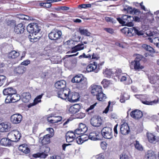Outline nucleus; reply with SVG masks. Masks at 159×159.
<instances>
[{"instance_id":"1","label":"nucleus","mask_w":159,"mask_h":159,"mask_svg":"<svg viewBox=\"0 0 159 159\" xmlns=\"http://www.w3.org/2000/svg\"><path fill=\"white\" fill-rule=\"evenodd\" d=\"M134 56H135L134 60L130 63L129 66L131 69H134L135 71H139L143 69L144 66L140 64V61H142L146 62L147 59L143 56L139 54H135Z\"/></svg>"},{"instance_id":"2","label":"nucleus","mask_w":159,"mask_h":159,"mask_svg":"<svg viewBox=\"0 0 159 159\" xmlns=\"http://www.w3.org/2000/svg\"><path fill=\"white\" fill-rule=\"evenodd\" d=\"M71 81L78 83L79 87L81 88H86L88 84L87 79L81 74L76 75L72 79Z\"/></svg>"},{"instance_id":"3","label":"nucleus","mask_w":159,"mask_h":159,"mask_svg":"<svg viewBox=\"0 0 159 159\" xmlns=\"http://www.w3.org/2000/svg\"><path fill=\"white\" fill-rule=\"evenodd\" d=\"M119 23L123 26H132L134 24L132 22L133 17L127 15H123L121 18H116Z\"/></svg>"},{"instance_id":"4","label":"nucleus","mask_w":159,"mask_h":159,"mask_svg":"<svg viewBox=\"0 0 159 159\" xmlns=\"http://www.w3.org/2000/svg\"><path fill=\"white\" fill-rule=\"evenodd\" d=\"M121 31L123 34L128 37H131L136 34L139 35H141L140 32L135 27L131 28L125 27L121 29Z\"/></svg>"},{"instance_id":"5","label":"nucleus","mask_w":159,"mask_h":159,"mask_svg":"<svg viewBox=\"0 0 159 159\" xmlns=\"http://www.w3.org/2000/svg\"><path fill=\"white\" fill-rule=\"evenodd\" d=\"M27 31L30 33L34 34L36 35L41 30V27L36 23H30L28 25L26 28Z\"/></svg>"},{"instance_id":"6","label":"nucleus","mask_w":159,"mask_h":159,"mask_svg":"<svg viewBox=\"0 0 159 159\" xmlns=\"http://www.w3.org/2000/svg\"><path fill=\"white\" fill-rule=\"evenodd\" d=\"M127 9V11L129 12L130 14L140 16V17L138 16L133 17V21L134 20L135 21L137 22H139L140 21L141 13L139 10L136 9L135 8H133L129 7H128Z\"/></svg>"},{"instance_id":"7","label":"nucleus","mask_w":159,"mask_h":159,"mask_svg":"<svg viewBox=\"0 0 159 159\" xmlns=\"http://www.w3.org/2000/svg\"><path fill=\"white\" fill-rule=\"evenodd\" d=\"M8 136L12 143L18 141L21 137V134L17 130H13L8 134Z\"/></svg>"},{"instance_id":"8","label":"nucleus","mask_w":159,"mask_h":159,"mask_svg":"<svg viewBox=\"0 0 159 159\" xmlns=\"http://www.w3.org/2000/svg\"><path fill=\"white\" fill-rule=\"evenodd\" d=\"M62 32L57 29H53L48 34L49 39L53 40H55L60 39L62 35Z\"/></svg>"},{"instance_id":"9","label":"nucleus","mask_w":159,"mask_h":159,"mask_svg":"<svg viewBox=\"0 0 159 159\" xmlns=\"http://www.w3.org/2000/svg\"><path fill=\"white\" fill-rule=\"evenodd\" d=\"M47 119L49 122L53 124L61 121L62 120V117L61 116H57L55 113L53 112L47 116Z\"/></svg>"},{"instance_id":"10","label":"nucleus","mask_w":159,"mask_h":159,"mask_svg":"<svg viewBox=\"0 0 159 159\" xmlns=\"http://www.w3.org/2000/svg\"><path fill=\"white\" fill-rule=\"evenodd\" d=\"M50 148L47 145H43L41 147L39 150L40 158H45L48 156Z\"/></svg>"},{"instance_id":"11","label":"nucleus","mask_w":159,"mask_h":159,"mask_svg":"<svg viewBox=\"0 0 159 159\" xmlns=\"http://www.w3.org/2000/svg\"><path fill=\"white\" fill-rule=\"evenodd\" d=\"M70 90L69 89H65L58 91L57 94L58 97L66 100L69 97Z\"/></svg>"},{"instance_id":"12","label":"nucleus","mask_w":159,"mask_h":159,"mask_svg":"<svg viewBox=\"0 0 159 159\" xmlns=\"http://www.w3.org/2000/svg\"><path fill=\"white\" fill-rule=\"evenodd\" d=\"M90 91L92 94L95 96L102 91V86L95 84H92L90 88Z\"/></svg>"},{"instance_id":"13","label":"nucleus","mask_w":159,"mask_h":159,"mask_svg":"<svg viewBox=\"0 0 159 159\" xmlns=\"http://www.w3.org/2000/svg\"><path fill=\"white\" fill-rule=\"evenodd\" d=\"M20 98V96L18 94L16 93H14L11 96H7L5 99V102L7 103L15 102L19 101Z\"/></svg>"},{"instance_id":"14","label":"nucleus","mask_w":159,"mask_h":159,"mask_svg":"<svg viewBox=\"0 0 159 159\" xmlns=\"http://www.w3.org/2000/svg\"><path fill=\"white\" fill-rule=\"evenodd\" d=\"M102 138V134L97 131L90 133L88 136V139L92 141H97L101 140Z\"/></svg>"},{"instance_id":"15","label":"nucleus","mask_w":159,"mask_h":159,"mask_svg":"<svg viewBox=\"0 0 159 159\" xmlns=\"http://www.w3.org/2000/svg\"><path fill=\"white\" fill-rule=\"evenodd\" d=\"M130 116L136 120H139L143 116L142 111L138 109H135L131 111L130 113Z\"/></svg>"},{"instance_id":"16","label":"nucleus","mask_w":159,"mask_h":159,"mask_svg":"<svg viewBox=\"0 0 159 159\" xmlns=\"http://www.w3.org/2000/svg\"><path fill=\"white\" fill-rule=\"evenodd\" d=\"M50 134L44 136L43 139L41 140V142L43 144L46 145L49 143L50 142V138L52 137L54 134V130H48Z\"/></svg>"},{"instance_id":"17","label":"nucleus","mask_w":159,"mask_h":159,"mask_svg":"<svg viewBox=\"0 0 159 159\" xmlns=\"http://www.w3.org/2000/svg\"><path fill=\"white\" fill-rule=\"evenodd\" d=\"M22 119V116L20 114H14L10 117L11 122L14 124H19L21 122Z\"/></svg>"},{"instance_id":"18","label":"nucleus","mask_w":159,"mask_h":159,"mask_svg":"<svg viewBox=\"0 0 159 159\" xmlns=\"http://www.w3.org/2000/svg\"><path fill=\"white\" fill-rule=\"evenodd\" d=\"M80 98V96L78 93H71L70 92L67 100L70 102H75L78 101L79 100Z\"/></svg>"},{"instance_id":"19","label":"nucleus","mask_w":159,"mask_h":159,"mask_svg":"<svg viewBox=\"0 0 159 159\" xmlns=\"http://www.w3.org/2000/svg\"><path fill=\"white\" fill-rule=\"evenodd\" d=\"M25 30V27L23 24L20 23L15 25L14 29V31L17 34L23 33Z\"/></svg>"},{"instance_id":"20","label":"nucleus","mask_w":159,"mask_h":159,"mask_svg":"<svg viewBox=\"0 0 159 159\" xmlns=\"http://www.w3.org/2000/svg\"><path fill=\"white\" fill-rule=\"evenodd\" d=\"M97 63L94 61L87 66L86 70L88 72L94 71L95 73H97L98 72V70H97Z\"/></svg>"},{"instance_id":"21","label":"nucleus","mask_w":159,"mask_h":159,"mask_svg":"<svg viewBox=\"0 0 159 159\" xmlns=\"http://www.w3.org/2000/svg\"><path fill=\"white\" fill-rule=\"evenodd\" d=\"M80 107V105L79 104H76L71 106L69 109V113L71 114V116L74 115L79 111Z\"/></svg>"},{"instance_id":"22","label":"nucleus","mask_w":159,"mask_h":159,"mask_svg":"<svg viewBox=\"0 0 159 159\" xmlns=\"http://www.w3.org/2000/svg\"><path fill=\"white\" fill-rule=\"evenodd\" d=\"M76 137L75 134L73 131H69L66 133V142L68 143L72 142L74 140Z\"/></svg>"},{"instance_id":"23","label":"nucleus","mask_w":159,"mask_h":159,"mask_svg":"<svg viewBox=\"0 0 159 159\" xmlns=\"http://www.w3.org/2000/svg\"><path fill=\"white\" fill-rule=\"evenodd\" d=\"M147 135L148 141L151 143H155L159 141V137L156 136L152 133H147Z\"/></svg>"},{"instance_id":"24","label":"nucleus","mask_w":159,"mask_h":159,"mask_svg":"<svg viewBox=\"0 0 159 159\" xmlns=\"http://www.w3.org/2000/svg\"><path fill=\"white\" fill-rule=\"evenodd\" d=\"M66 81L62 80L57 81L55 84V87L57 89H59V90L65 89L66 86Z\"/></svg>"},{"instance_id":"25","label":"nucleus","mask_w":159,"mask_h":159,"mask_svg":"<svg viewBox=\"0 0 159 159\" xmlns=\"http://www.w3.org/2000/svg\"><path fill=\"white\" fill-rule=\"evenodd\" d=\"M3 93L4 95L8 96H11L14 93H17V91L12 87H9L4 89L3 90Z\"/></svg>"},{"instance_id":"26","label":"nucleus","mask_w":159,"mask_h":159,"mask_svg":"<svg viewBox=\"0 0 159 159\" xmlns=\"http://www.w3.org/2000/svg\"><path fill=\"white\" fill-rule=\"evenodd\" d=\"M102 121L100 118H93L91 119V123L94 126L99 127L102 124Z\"/></svg>"},{"instance_id":"27","label":"nucleus","mask_w":159,"mask_h":159,"mask_svg":"<svg viewBox=\"0 0 159 159\" xmlns=\"http://www.w3.org/2000/svg\"><path fill=\"white\" fill-rule=\"evenodd\" d=\"M142 47L145 50L148 52V55L152 56L153 54L155 52V51L153 48L149 45H148L146 44H143L142 45Z\"/></svg>"},{"instance_id":"28","label":"nucleus","mask_w":159,"mask_h":159,"mask_svg":"<svg viewBox=\"0 0 159 159\" xmlns=\"http://www.w3.org/2000/svg\"><path fill=\"white\" fill-rule=\"evenodd\" d=\"M22 100L25 103H27L30 102L31 99V95L29 92H24L21 95Z\"/></svg>"},{"instance_id":"29","label":"nucleus","mask_w":159,"mask_h":159,"mask_svg":"<svg viewBox=\"0 0 159 159\" xmlns=\"http://www.w3.org/2000/svg\"><path fill=\"white\" fill-rule=\"evenodd\" d=\"M101 133L102 134V137L105 138L110 139L112 137L111 130H101Z\"/></svg>"},{"instance_id":"30","label":"nucleus","mask_w":159,"mask_h":159,"mask_svg":"<svg viewBox=\"0 0 159 159\" xmlns=\"http://www.w3.org/2000/svg\"><path fill=\"white\" fill-rule=\"evenodd\" d=\"M86 48V46H84V44L83 43L81 44H78L72 48L71 52H75L78 51L83 50L84 48Z\"/></svg>"},{"instance_id":"31","label":"nucleus","mask_w":159,"mask_h":159,"mask_svg":"<svg viewBox=\"0 0 159 159\" xmlns=\"http://www.w3.org/2000/svg\"><path fill=\"white\" fill-rule=\"evenodd\" d=\"M26 70V67L22 66H19L15 67L14 71L17 74L21 75L24 73Z\"/></svg>"},{"instance_id":"32","label":"nucleus","mask_w":159,"mask_h":159,"mask_svg":"<svg viewBox=\"0 0 159 159\" xmlns=\"http://www.w3.org/2000/svg\"><path fill=\"white\" fill-rule=\"evenodd\" d=\"M114 73V71L112 69L106 68L103 70V74L104 76L108 78H110Z\"/></svg>"},{"instance_id":"33","label":"nucleus","mask_w":159,"mask_h":159,"mask_svg":"<svg viewBox=\"0 0 159 159\" xmlns=\"http://www.w3.org/2000/svg\"><path fill=\"white\" fill-rule=\"evenodd\" d=\"M19 52L15 50H13L9 52L7 54V57L10 59H15L19 56Z\"/></svg>"},{"instance_id":"34","label":"nucleus","mask_w":159,"mask_h":159,"mask_svg":"<svg viewBox=\"0 0 159 159\" xmlns=\"http://www.w3.org/2000/svg\"><path fill=\"white\" fill-rule=\"evenodd\" d=\"M0 143L1 145L5 146H9L12 144L11 139L7 138H2L0 140Z\"/></svg>"},{"instance_id":"35","label":"nucleus","mask_w":159,"mask_h":159,"mask_svg":"<svg viewBox=\"0 0 159 159\" xmlns=\"http://www.w3.org/2000/svg\"><path fill=\"white\" fill-rule=\"evenodd\" d=\"M19 150L25 153H29L30 152V149L27 147V145L25 144L20 145L18 148Z\"/></svg>"},{"instance_id":"36","label":"nucleus","mask_w":159,"mask_h":159,"mask_svg":"<svg viewBox=\"0 0 159 159\" xmlns=\"http://www.w3.org/2000/svg\"><path fill=\"white\" fill-rule=\"evenodd\" d=\"M85 135L88 136V134H87L82 135L81 136L79 137H77L76 139V142L79 144H82V143H84L85 141H86L88 140V139H84ZM86 138V137H85Z\"/></svg>"},{"instance_id":"37","label":"nucleus","mask_w":159,"mask_h":159,"mask_svg":"<svg viewBox=\"0 0 159 159\" xmlns=\"http://www.w3.org/2000/svg\"><path fill=\"white\" fill-rule=\"evenodd\" d=\"M95 96H96L97 99L99 101H104L107 98L106 95L103 93V91Z\"/></svg>"},{"instance_id":"38","label":"nucleus","mask_w":159,"mask_h":159,"mask_svg":"<svg viewBox=\"0 0 159 159\" xmlns=\"http://www.w3.org/2000/svg\"><path fill=\"white\" fill-rule=\"evenodd\" d=\"M145 156L148 159H156V158L154 152L151 150L147 152Z\"/></svg>"},{"instance_id":"39","label":"nucleus","mask_w":159,"mask_h":159,"mask_svg":"<svg viewBox=\"0 0 159 159\" xmlns=\"http://www.w3.org/2000/svg\"><path fill=\"white\" fill-rule=\"evenodd\" d=\"M78 31L81 35L84 36H89L91 34L90 32L87 29L82 28H80Z\"/></svg>"},{"instance_id":"40","label":"nucleus","mask_w":159,"mask_h":159,"mask_svg":"<svg viewBox=\"0 0 159 159\" xmlns=\"http://www.w3.org/2000/svg\"><path fill=\"white\" fill-rule=\"evenodd\" d=\"M11 128L9 123H2L0 124V129H10Z\"/></svg>"},{"instance_id":"41","label":"nucleus","mask_w":159,"mask_h":159,"mask_svg":"<svg viewBox=\"0 0 159 159\" xmlns=\"http://www.w3.org/2000/svg\"><path fill=\"white\" fill-rule=\"evenodd\" d=\"M159 101L158 99H157V100H155L152 101H143L141 100V102L142 103H143V104L146 105H152L154 104H156Z\"/></svg>"},{"instance_id":"42","label":"nucleus","mask_w":159,"mask_h":159,"mask_svg":"<svg viewBox=\"0 0 159 159\" xmlns=\"http://www.w3.org/2000/svg\"><path fill=\"white\" fill-rule=\"evenodd\" d=\"M110 83V81L106 79H104L101 82V84L102 85L104 88L108 87Z\"/></svg>"},{"instance_id":"43","label":"nucleus","mask_w":159,"mask_h":159,"mask_svg":"<svg viewBox=\"0 0 159 159\" xmlns=\"http://www.w3.org/2000/svg\"><path fill=\"white\" fill-rule=\"evenodd\" d=\"M149 40L150 42L153 43L154 44L156 45V46L159 48V38L158 37H156L153 39L150 38Z\"/></svg>"},{"instance_id":"44","label":"nucleus","mask_w":159,"mask_h":159,"mask_svg":"<svg viewBox=\"0 0 159 159\" xmlns=\"http://www.w3.org/2000/svg\"><path fill=\"white\" fill-rule=\"evenodd\" d=\"M7 77L3 75H0V87L7 82Z\"/></svg>"},{"instance_id":"45","label":"nucleus","mask_w":159,"mask_h":159,"mask_svg":"<svg viewBox=\"0 0 159 159\" xmlns=\"http://www.w3.org/2000/svg\"><path fill=\"white\" fill-rule=\"evenodd\" d=\"M159 80V76L155 75L150 79V82L152 84H155L157 81Z\"/></svg>"},{"instance_id":"46","label":"nucleus","mask_w":159,"mask_h":159,"mask_svg":"<svg viewBox=\"0 0 159 159\" xmlns=\"http://www.w3.org/2000/svg\"><path fill=\"white\" fill-rule=\"evenodd\" d=\"M43 95V94L42 93V94L37 96L36 98H34V103L37 104L41 102V99L42 98Z\"/></svg>"},{"instance_id":"47","label":"nucleus","mask_w":159,"mask_h":159,"mask_svg":"<svg viewBox=\"0 0 159 159\" xmlns=\"http://www.w3.org/2000/svg\"><path fill=\"white\" fill-rule=\"evenodd\" d=\"M135 147L136 149L139 151L143 150V148L142 145H140L138 141H135V143L134 144Z\"/></svg>"},{"instance_id":"48","label":"nucleus","mask_w":159,"mask_h":159,"mask_svg":"<svg viewBox=\"0 0 159 159\" xmlns=\"http://www.w3.org/2000/svg\"><path fill=\"white\" fill-rule=\"evenodd\" d=\"M115 76L117 77L119 79H120V76L122 75V70L120 69L116 70L115 71Z\"/></svg>"},{"instance_id":"49","label":"nucleus","mask_w":159,"mask_h":159,"mask_svg":"<svg viewBox=\"0 0 159 159\" xmlns=\"http://www.w3.org/2000/svg\"><path fill=\"white\" fill-rule=\"evenodd\" d=\"M129 129V128L128 124L126 122H124L122 123H121L120 129Z\"/></svg>"},{"instance_id":"50","label":"nucleus","mask_w":159,"mask_h":159,"mask_svg":"<svg viewBox=\"0 0 159 159\" xmlns=\"http://www.w3.org/2000/svg\"><path fill=\"white\" fill-rule=\"evenodd\" d=\"M91 7V5L90 4H81L80 5H79L78 6V7L81 9V8H89Z\"/></svg>"},{"instance_id":"51","label":"nucleus","mask_w":159,"mask_h":159,"mask_svg":"<svg viewBox=\"0 0 159 159\" xmlns=\"http://www.w3.org/2000/svg\"><path fill=\"white\" fill-rule=\"evenodd\" d=\"M85 116V114L83 112H80L75 115V117L77 118L82 119Z\"/></svg>"},{"instance_id":"52","label":"nucleus","mask_w":159,"mask_h":159,"mask_svg":"<svg viewBox=\"0 0 159 159\" xmlns=\"http://www.w3.org/2000/svg\"><path fill=\"white\" fill-rule=\"evenodd\" d=\"M104 30L111 34H112L114 33V30L113 29L111 28H104Z\"/></svg>"},{"instance_id":"53","label":"nucleus","mask_w":159,"mask_h":159,"mask_svg":"<svg viewBox=\"0 0 159 159\" xmlns=\"http://www.w3.org/2000/svg\"><path fill=\"white\" fill-rule=\"evenodd\" d=\"M85 128L86 129H88V127L85 124L83 123H80L79 125V127L77 129H84Z\"/></svg>"},{"instance_id":"54","label":"nucleus","mask_w":159,"mask_h":159,"mask_svg":"<svg viewBox=\"0 0 159 159\" xmlns=\"http://www.w3.org/2000/svg\"><path fill=\"white\" fill-rule=\"evenodd\" d=\"M105 155L104 153H100L97 155L95 157L96 159H105Z\"/></svg>"},{"instance_id":"55","label":"nucleus","mask_w":159,"mask_h":159,"mask_svg":"<svg viewBox=\"0 0 159 159\" xmlns=\"http://www.w3.org/2000/svg\"><path fill=\"white\" fill-rule=\"evenodd\" d=\"M100 58V57L97 53H93L92 54V59H95L96 60H98Z\"/></svg>"},{"instance_id":"56","label":"nucleus","mask_w":159,"mask_h":159,"mask_svg":"<svg viewBox=\"0 0 159 159\" xmlns=\"http://www.w3.org/2000/svg\"><path fill=\"white\" fill-rule=\"evenodd\" d=\"M70 9L69 7L66 6H61L58 7V8L57 9V10H61L63 11H67L69 10Z\"/></svg>"},{"instance_id":"57","label":"nucleus","mask_w":159,"mask_h":159,"mask_svg":"<svg viewBox=\"0 0 159 159\" xmlns=\"http://www.w3.org/2000/svg\"><path fill=\"white\" fill-rule=\"evenodd\" d=\"M82 130H75L74 132H73L75 134V135H76V134H85L86 132L87 131V130H86L85 131V133H81V132L82 131Z\"/></svg>"},{"instance_id":"58","label":"nucleus","mask_w":159,"mask_h":159,"mask_svg":"<svg viewBox=\"0 0 159 159\" xmlns=\"http://www.w3.org/2000/svg\"><path fill=\"white\" fill-rule=\"evenodd\" d=\"M30 63V61L29 60H26L22 62L21 64L22 65L27 66Z\"/></svg>"},{"instance_id":"59","label":"nucleus","mask_w":159,"mask_h":159,"mask_svg":"<svg viewBox=\"0 0 159 159\" xmlns=\"http://www.w3.org/2000/svg\"><path fill=\"white\" fill-rule=\"evenodd\" d=\"M96 104H97V103H95L94 104H93L91 105L86 110V111L87 112H89L90 110H93L94 108V107L96 106Z\"/></svg>"},{"instance_id":"60","label":"nucleus","mask_w":159,"mask_h":159,"mask_svg":"<svg viewBox=\"0 0 159 159\" xmlns=\"http://www.w3.org/2000/svg\"><path fill=\"white\" fill-rule=\"evenodd\" d=\"M29 39L30 41L32 42H37L38 40L39 39V38H38L37 37H34L33 38L29 37Z\"/></svg>"},{"instance_id":"61","label":"nucleus","mask_w":159,"mask_h":159,"mask_svg":"<svg viewBox=\"0 0 159 159\" xmlns=\"http://www.w3.org/2000/svg\"><path fill=\"white\" fill-rule=\"evenodd\" d=\"M130 130H120L121 133L123 135L128 134L130 132Z\"/></svg>"},{"instance_id":"62","label":"nucleus","mask_w":159,"mask_h":159,"mask_svg":"<svg viewBox=\"0 0 159 159\" xmlns=\"http://www.w3.org/2000/svg\"><path fill=\"white\" fill-rule=\"evenodd\" d=\"M120 159H129L128 157L125 154H122L120 156Z\"/></svg>"},{"instance_id":"63","label":"nucleus","mask_w":159,"mask_h":159,"mask_svg":"<svg viewBox=\"0 0 159 159\" xmlns=\"http://www.w3.org/2000/svg\"><path fill=\"white\" fill-rule=\"evenodd\" d=\"M111 102L110 101H109L108 102V105L107 106V107L106 108V109H105L104 111H103V113H107L108 112L109 110V108L110 106L111 105Z\"/></svg>"},{"instance_id":"64","label":"nucleus","mask_w":159,"mask_h":159,"mask_svg":"<svg viewBox=\"0 0 159 159\" xmlns=\"http://www.w3.org/2000/svg\"><path fill=\"white\" fill-rule=\"evenodd\" d=\"M124 97H125L122 96V94L121 95L120 101L121 103L125 102V100H126V99H125Z\"/></svg>"}]
</instances>
